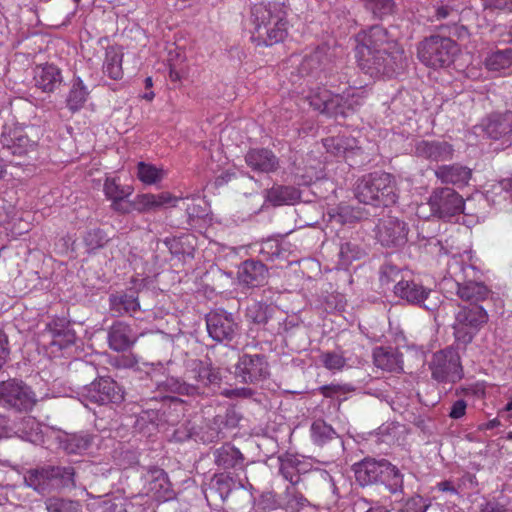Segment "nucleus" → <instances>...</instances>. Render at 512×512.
<instances>
[{"label":"nucleus","mask_w":512,"mask_h":512,"mask_svg":"<svg viewBox=\"0 0 512 512\" xmlns=\"http://www.w3.org/2000/svg\"><path fill=\"white\" fill-rule=\"evenodd\" d=\"M324 62L325 55L323 49H316L302 58L299 64V73L302 76L316 74L322 70Z\"/></svg>","instance_id":"ea45409f"},{"label":"nucleus","mask_w":512,"mask_h":512,"mask_svg":"<svg viewBox=\"0 0 512 512\" xmlns=\"http://www.w3.org/2000/svg\"><path fill=\"white\" fill-rule=\"evenodd\" d=\"M206 324L209 335L219 342L231 340L237 328L232 314L221 309L211 311L206 317Z\"/></svg>","instance_id":"f8f14e48"},{"label":"nucleus","mask_w":512,"mask_h":512,"mask_svg":"<svg viewBox=\"0 0 512 512\" xmlns=\"http://www.w3.org/2000/svg\"><path fill=\"white\" fill-rule=\"evenodd\" d=\"M394 292L402 299L413 304H423L431 294H436L430 289L424 288L421 284L408 280L399 281L394 287Z\"/></svg>","instance_id":"6ab92c4d"},{"label":"nucleus","mask_w":512,"mask_h":512,"mask_svg":"<svg viewBox=\"0 0 512 512\" xmlns=\"http://www.w3.org/2000/svg\"><path fill=\"white\" fill-rule=\"evenodd\" d=\"M246 162L253 170L260 172H272L278 167L276 157L266 149L251 150L246 155Z\"/></svg>","instance_id":"cd10ccee"},{"label":"nucleus","mask_w":512,"mask_h":512,"mask_svg":"<svg viewBox=\"0 0 512 512\" xmlns=\"http://www.w3.org/2000/svg\"><path fill=\"white\" fill-rule=\"evenodd\" d=\"M36 397L31 389L21 381L9 380L0 384V404L16 410H31Z\"/></svg>","instance_id":"1a4fd4ad"},{"label":"nucleus","mask_w":512,"mask_h":512,"mask_svg":"<svg viewBox=\"0 0 512 512\" xmlns=\"http://www.w3.org/2000/svg\"><path fill=\"white\" fill-rule=\"evenodd\" d=\"M499 425H500L499 419L494 418L492 420H489L486 423L481 424L479 428H480V430H491V429L498 427Z\"/></svg>","instance_id":"774afa93"},{"label":"nucleus","mask_w":512,"mask_h":512,"mask_svg":"<svg viewBox=\"0 0 512 512\" xmlns=\"http://www.w3.org/2000/svg\"><path fill=\"white\" fill-rule=\"evenodd\" d=\"M17 433L22 439L31 443L45 444L47 442L46 437L55 432L47 426L40 424L34 417L28 416L19 424Z\"/></svg>","instance_id":"dca6fc26"},{"label":"nucleus","mask_w":512,"mask_h":512,"mask_svg":"<svg viewBox=\"0 0 512 512\" xmlns=\"http://www.w3.org/2000/svg\"><path fill=\"white\" fill-rule=\"evenodd\" d=\"M267 270L265 266L258 261H245L239 268L238 278L241 283L248 286H259L266 280Z\"/></svg>","instance_id":"a878e982"},{"label":"nucleus","mask_w":512,"mask_h":512,"mask_svg":"<svg viewBox=\"0 0 512 512\" xmlns=\"http://www.w3.org/2000/svg\"><path fill=\"white\" fill-rule=\"evenodd\" d=\"M459 47L455 41L441 36H431L418 47L420 61L431 68H444L451 65Z\"/></svg>","instance_id":"20e7f679"},{"label":"nucleus","mask_w":512,"mask_h":512,"mask_svg":"<svg viewBox=\"0 0 512 512\" xmlns=\"http://www.w3.org/2000/svg\"><path fill=\"white\" fill-rule=\"evenodd\" d=\"M109 302L111 310L118 314H132L140 308L138 298L134 294H113Z\"/></svg>","instance_id":"2f4dec72"},{"label":"nucleus","mask_w":512,"mask_h":512,"mask_svg":"<svg viewBox=\"0 0 512 512\" xmlns=\"http://www.w3.org/2000/svg\"><path fill=\"white\" fill-rule=\"evenodd\" d=\"M252 21L251 38L257 45L272 46L288 35L287 10L282 3L254 6Z\"/></svg>","instance_id":"f03ea898"},{"label":"nucleus","mask_w":512,"mask_h":512,"mask_svg":"<svg viewBox=\"0 0 512 512\" xmlns=\"http://www.w3.org/2000/svg\"><path fill=\"white\" fill-rule=\"evenodd\" d=\"M136 340L137 336L132 333L131 328L124 322H117L112 325L108 333L110 348L118 352L127 350Z\"/></svg>","instance_id":"5701e85b"},{"label":"nucleus","mask_w":512,"mask_h":512,"mask_svg":"<svg viewBox=\"0 0 512 512\" xmlns=\"http://www.w3.org/2000/svg\"><path fill=\"white\" fill-rule=\"evenodd\" d=\"M438 489L443 492H451L453 494H457L456 489L454 488L452 483L449 481H443V482L439 483Z\"/></svg>","instance_id":"338daca9"},{"label":"nucleus","mask_w":512,"mask_h":512,"mask_svg":"<svg viewBox=\"0 0 512 512\" xmlns=\"http://www.w3.org/2000/svg\"><path fill=\"white\" fill-rule=\"evenodd\" d=\"M53 471V487L74 486V471L70 467H50Z\"/></svg>","instance_id":"de8ad7c7"},{"label":"nucleus","mask_w":512,"mask_h":512,"mask_svg":"<svg viewBox=\"0 0 512 512\" xmlns=\"http://www.w3.org/2000/svg\"><path fill=\"white\" fill-rule=\"evenodd\" d=\"M305 98L315 110L321 112L338 111L340 95L332 94L325 88L317 87L316 89H311Z\"/></svg>","instance_id":"aec40b11"},{"label":"nucleus","mask_w":512,"mask_h":512,"mask_svg":"<svg viewBox=\"0 0 512 512\" xmlns=\"http://www.w3.org/2000/svg\"><path fill=\"white\" fill-rule=\"evenodd\" d=\"M53 475V471L50 470V467L32 469L27 471L24 476V481L28 487L33 488L39 493H43L53 487Z\"/></svg>","instance_id":"c85d7f7f"},{"label":"nucleus","mask_w":512,"mask_h":512,"mask_svg":"<svg viewBox=\"0 0 512 512\" xmlns=\"http://www.w3.org/2000/svg\"><path fill=\"white\" fill-rule=\"evenodd\" d=\"M34 81L43 92H53L62 82L61 71L53 64L39 65L34 70Z\"/></svg>","instance_id":"f3484780"},{"label":"nucleus","mask_w":512,"mask_h":512,"mask_svg":"<svg viewBox=\"0 0 512 512\" xmlns=\"http://www.w3.org/2000/svg\"><path fill=\"white\" fill-rule=\"evenodd\" d=\"M48 512H81V506L76 501L52 498L46 502Z\"/></svg>","instance_id":"09e8293b"},{"label":"nucleus","mask_w":512,"mask_h":512,"mask_svg":"<svg viewBox=\"0 0 512 512\" xmlns=\"http://www.w3.org/2000/svg\"><path fill=\"white\" fill-rule=\"evenodd\" d=\"M166 175L167 171L162 166H156L146 162H139L137 164V177L145 185H156L160 183Z\"/></svg>","instance_id":"473e14b6"},{"label":"nucleus","mask_w":512,"mask_h":512,"mask_svg":"<svg viewBox=\"0 0 512 512\" xmlns=\"http://www.w3.org/2000/svg\"><path fill=\"white\" fill-rule=\"evenodd\" d=\"M147 494L157 501L165 502L173 498L168 477L162 469H151L147 474Z\"/></svg>","instance_id":"2eb2a0df"},{"label":"nucleus","mask_w":512,"mask_h":512,"mask_svg":"<svg viewBox=\"0 0 512 512\" xmlns=\"http://www.w3.org/2000/svg\"><path fill=\"white\" fill-rule=\"evenodd\" d=\"M82 397L85 402L98 405L117 404L123 401L124 392L113 379L101 377L84 387Z\"/></svg>","instance_id":"6e6552de"},{"label":"nucleus","mask_w":512,"mask_h":512,"mask_svg":"<svg viewBox=\"0 0 512 512\" xmlns=\"http://www.w3.org/2000/svg\"><path fill=\"white\" fill-rule=\"evenodd\" d=\"M247 316L255 323H264L267 320L263 305L254 303L247 308Z\"/></svg>","instance_id":"6e6d98bb"},{"label":"nucleus","mask_w":512,"mask_h":512,"mask_svg":"<svg viewBox=\"0 0 512 512\" xmlns=\"http://www.w3.org/2000/svg\"><path fill=\"white\" fill-rule=\"evenodd\" d=\"M237 373L244 382H255L268 373V365L260 355H243L237 364Z\"/></svg>","instance_id":"4468645a"},{"label":"nucleus","mask_w":512,"mask_h":512,"mask_svg":"<svg viewBox=\"0 0 512 512\" xmlns=\"http://www.w3.org/2000/svg\"><path fill=\"white\" fill-rule=\"evenodd\" d=\"M480 512H512V510L506 508L504 505L500 504L494 500H485L478 505Z\"/></svg>","instance_id":"4d7b16f0"},{"label":"nucleus","mask_w":512,"mask_h":512,"mask_svg":"<svg viewBox=\"0 0 512 512\" xmlns=\"http://www.w3.org/2000/svg\"><path fill=\"white\" fill-rule=\"evenodd\" d=\"M105 237L100 230L90 231L85 237V242L90 248H96L103 245Z\"/></svg>","instance_id":"13d9d810"},{"label":"nucleus","mask_w":512,"mask_h":512,"mask_svg":"<svg viewBox=\"0 0 512 512\" xmlns=\"http://www.w3.org/2000/svg\"><path fill=\"white\" fill-rule=\"evenodd\" d=\"M181 198L173 196L169 192H162L159 194H141L135 198V206L139 211H149L160 208L162 206H176Z\"/></svg>","instance_id":"393cba45"},{"label":"nucleus","mask_w":512,"mask_h":512,"mask_svg":"<svg viewBox=\"0 0 512 512\" xmlns=\"http://www.w3.org/2000/svg\"><path fill=\"white\" fill-rule=\"evenodd\" d=\"M7 341L3 333L0 331V368L6 360L8 349L6 347Z\"/></svg>","instance_id":"680f3d73"},{"label":"nucleus","mask_w":512,"mask_h":512,"mask_svg":"<svg viewBox=\"0 0 512 512\" xmlns=\"http://www.w3.org/2000/svg\"><path fill=\"white\" fill-rule=\"evenodd\" d=\"M383 462L372 459H366L354 465V473L356 481L361 486L370 485L379 481L383 469Z\"/></svg>","instance_id":"b1692460"},{"label":"nucleus","mask_w":512,"mask_h":512,"mask_svg":"<svg viewBox=\"0 0 512 512\" xmlns=\"http://www.w3.org/2000/svg\"><path fill=\"white\" fill-rule=\"evenodd\" d=\"M356 198L374 206H389L397 200L393 177L388 173H373L363 176L355 188Z\"/></svg>","instance_id":"7ed1b4c3"},{"label":"nucleus","mask_w":512,"mask_h":512,"mask_svg":"<svg viewBox=\"0 0 512 512\" xmlns=\"http://www.w3.org/2000/svg\"><path fill=\"white\" fill-rule=\"evenodd\" d=\"M493 6L501 10H512V0H493Z\"/></svg>","instance_id":"0e129e2a"},{"label":"nucleus","mask_w":512,"mask_h":512,"mask_svg":"<svg viewBox=\"0 0 512 512\" xmlns=\"http://www.w3.org/2000/svg\"><path fill=\"white\" fill-rule=\"evenodd\" d=\"M488 319V313L482 306L461 308L453 325L456 341L465 345L470 343Z\"/></svg>","instance_id":"423d86ee"},{"label":"nucleus","mask_w":512,"mask_h":512,"mask_svg":"<svg viewBox=\"0 0 512 512\" xmlns=\"http://www.w3.org/2000/svg\"><path fill=\"white\" fill-rule=\"evenodd\" d=\"M280 471L283 477L292 485H295L300 481L299 473L301 469L299 467V461L295 457L286 456L281 459Z\"/></svg>","instance_id":"a18cd8bd"},{"label":"nucleus","mask_w":512,"mask_h":512,"mask_svg":"<svg viewBox=\"0 0 512 512\" xmlns=\"http://www.w3.org/2000/svg\"><path fill=\"white\" fill-rule=\"evenodd\" d=\"M386 31L380 26H373L356 37V58L359 66L371 77H392L403 69L405 56L403 50L397 48L395 53L387 54L377 49L386 42Z\"/></svg>","instance_id":"f257e3e1"},{"label":"nucleus","mask_w":512,"mask_h":512,"mask_svg":"<svg viewBox=\"0 0 512 512\" xmlns=\"http://www.w3.org/2000/svg\"><path fill=\"white\" fill-rule=\"evenodd\" d=\"M335 436L334 429L322 420L313 422L311 426V437L316 444L322 445L333 439Z\"/></svg>","instance_id":"49530a36"},{"label":"nucleus","mask_w":512,"mask_h":512,"mask_svg":"<svg viewBox=\"0 0 512 512\" xmlns=\"http://www.w3.org/2000/svg\"><path fill=\"white\" fill-rule=\"evenodd\" d=\"M300 198V193L293 187L278 186L267 192V200L273 205H291Z\"/></svg>","instance_id":"e433bc0d"},{"label":"nucleus","mask_w":512,"mask_h":512,"mask_svg":"<svg viewBox=\"0 0 512 512\" xmlns=\"http://www.w3.org/2000/svg\"><path fill=\"white\" fill-rule=\"evenodd\" d=\"M435 175L442 183L463 187L468 184L472 172L461 165H443L435 170Z\"/></svg>","instance_id":"4be33fe9"},{"label":"nucleus","mask_w":512,"mask_h":512,"mask_svg":"<svg viewBox=\"0 0 512 512\" xmlns=\"http://www.w3.org/2000/svg\"><path fill=\"white\" fill-rule=\"evenodd\" d=\"M373 360L375 366L383 371L400 372L403 369L401 355L392 348H375Z\"/></svg>","instance_id":"bb28decb"},{"label":"nucleus","mask_w":512,"mask_h":512,"mask_svg":"<svg viewBox=\"0 0 512 512\" xmlns=\"http://www.w3.org/2000/svg\"><path fill=\"white\" fill-rule=\"evenodd\" d=\"M122 59L123 52L119 48L109 47L107 49L103 70L111 79L118 80L122 78Z\"/></svg>","instance_id":"c9c22d12"},{"label":"nucleus","mask_w":512,"mask_h":512,"mask_svg":"<svg viewBox=\"0 0 512 512\" xmlns=\"http://www.w3.org/2000/svg\"><path fill=\"white\" fill-rule=\"evenodd\" d=\"M431 212L439 218L451 220L464 212L465 202L461 195L451 188L435 189L430 198Z\"/></svg>","instance_id":"0eeeda50"},{"label":"nucleus","mask_w":512,"mask_h":512,"mask_svg":"<svg viewBox=\"0 0 512 512\" xmlns=\"http://www.w3.org/2000/svg\"><path fill=\"white\" fill-rule=\"evenodd\" d=\"M286 496L287 507L292 510H299L308 504L307 499L302 494L296 492L293 487L287 488Z\"/></svg>","instance_id":"603ef678"},{"label":"nucleus","mask_w":512,"mask_h":512,"mask_svg":"<svg viewBox=\"0 0 512 512\" xmlns=\"http://www.w3.org/2000/svg\"><path fill=\"white\" fill-rule=\"evenodd\" d=\"M382 467L383 469L379 481L383 483L391 493L401 492L403 488V475L399 469L385 460Z\"/></svg>","instance_id":"72a5a7b5"},{"label":"nucleus","mask_w":512,"mask_h":512,"mask_svg":"<svg viewBox=\"0 0 512 512\" xmlns=\"http://www.w3.org/2000/svg\"><path fill=\"white\" fill-rule=\"evenodd\" d=\"M216 463L224 468L235 467L242 463L241 452L233 446H223L216 451Z\"/></svg>","instance_id":"37998d69"},{"label":"nucleus","mask_w":512,"mask_h":512,"mask_svg":"<svg viewBox=\"0 0 512 512\" xmlns=\"http://www.w3.org/2000/svg\"><path fill=\"white\" fill-rule=\"evenodd\" d=\"M467 404L464 400L460 399L453 403L449 416L452 419H460L466 414Z\"/></svg>","instance_id":"bf43d9fd"},{"label":"nucleus","mask_w":512,"mask_h":512,"mask_svg":"<svg viewBox=\"0 0 512 512\" xmlns=\"http://www.w3.org/2000/svg\"><path fill=\"white\" fill-rule=\"evenodd\" d=\"M88 94V89L82 79L75 77L67 99L69 109L72 111L81 109L87 100Z\"/></svg>","instance_id":"58836bf2"},{"label":"nucleus","mask_w":512,"mask_h":512,"mask_svg":"<svg viewBox=\"0 0 512 512\" xmlns=\"http://www.w3.org/2000/svg\"><path fill=\"white\" fill-rule=\"evenodd\" d=\"M462 392L465 395H475L477 397H483L485 395V387L481 383H476L470 387H466L462 389Z\"/></svg>","instance_id":"052dcab7"},{"label":"nucleus","mask_w":512,"mask_h":512,"mask_svg":"<svg viewBox=\"0 0 512 512\" xmlns=\"http://www.w3.org/2000/svg\"><path fill=\"white\" fill-rule=\"evenodd\" d=\"M132 192V189L122 187L115 178H107L104 183V193L107 198L113 201V207L118 210L119 202L124 198L128 197Z\"/></svg>","instance_id":"79ce46f5"},{"label":"nucleus","mask_w":512,"mask_h":512,"mask_svg":"<svg viewBox=\"0 0 512 512\" xmlns=\"http://www.w3.org/2000/svg\"><path fill=\"white\" fill-rule=\"evenodd\" d=\"M416 215L419 218L428 219L431 215H435L431 212V208L428 204H420L416 209Z\"/></svg>","instance_id":"e2e57ef3"},{"label":"nucleus","mask_w":512,"mask_h":512,"mask_svg":"<svg viewBox=\"0 0 512 512\" xmlns=\"http://www.w3.org/2000/svg\"><path fill=\"white\" fill-rule=\"evenodd\" d=\"M428 508L420 496H415L405 502L400 512H425Z\"/></svg>","instance_id":"864d4df0"},{"label":"nucleus","mask_w":512,"mask_h":512,"mask_svg":"<svg viewBox=\"0 0 512 512\" xmlns=\"http://www.w3.org/2000/svg\"><path fill=\"white\" fill-rule=\"evenodd\" d=\"M210 376H211L210 370L208 368H202L199 373L198 381L200 383H202L203 385H207L208 383L211 382Z\"/></svg>","instance_id":"69168bd1"},{"label":"nucleus","mask_w":512,"mask_h":512,"mask_svg":"<svg viewBox=\"0 0 512 512\" xmlns=\"http://www.w3.org/2000/svg\"><path fill=\"white\" fill-rule=\"evenodd\" d=\"M87 504L91 512H127L128 501L122 496L92 498Z\"/></svg>","instance_id":"c756f323"},{"label":"nucleus","mask_w":512,"mask_h":512,"mask_svg":"<svg viewBox=\"0 0 512 512\" xmlns=\"http://www.w3.org/2000/svg\"><path fill=\"white\" fill-rule=\"evenodd\" d=\"M431 370L433 378L439 382L454 383L462 378L460 357L453 349L435 353Z\"/></svg>","instance_id":"9d476101"},{"label":"nucleus","mask_w":512,"mask_h":512,"mask_svg":"<svg viewBox=\"0 0 512 512\" xmlns=\"http://www.w3.org/2000/svg\"><path fill=\"white\" fill-rule=\"evenodd\" d=\"M330 216L340 224L351 223L361 218L360 212L348 205L339 206L337 211Z\"/></svg>","instance_id":"8fccbe9b"},{"label":"nucleus","mask_w":512,"mask_h":512,"mask_svg":"<svg viewBox=\"0 0 512 512\" xmlns=\"http://www.w3.org/2000/svg\"><path fill=\"white\" fill-rule=\"evenodd\" d=\"M321 362L325 368L333 372L342 370L346 365L345 358L341 353L338 352H328L322 354Z\"/></svg>","instance_id":"3c124183"},{"label":"nucleus","mask_w":512,"mask_h":512,"mask_svg":"<svg viewBox=\"0 0 512 512\" xmlns=\"http://www.w3.org/2000/svg\"><path fill=\"white\" fill-rule=\"evenodd\" d=\"M448 273L454 278L458 296L465 301L477 302L489 295V289L481 282L467 280L476 273L473 266L460 264L458 257L453 256L448 263Z\"/></svg>","instance_id":"39448f33"},{"label":"nucleus","mask_w":512,"mask_h":512,"mask_svg":"<svg viewBox=\"0 0 512 512\" xmlns=\"http://www.w3.org/2000/svg\"><path fill=\"white\" fill-rule=\"evenodd\" d=\"M407 232L405 223L391 216L382 219L377 227L378 239L386 246L405 243Z\"/></svg>","instance_id":"ddd939ff"},{"label":"nucleus","mask_w":512,"mask_h":512,"mask_svg":"<svg viewBox=\"0 0 512 512\" xmlns=\"http://www.w3.org/2000/svg\"><path fill=\"white\" fill-rule=\"evenodd\" d=\"M48 330L51 334V343L53 345L63 348L75 342V333L66 326L65 320L52 321L48 324Z\"/></svg>","instance_id":"7c9ffc66"},{"label":"nucleus","mask_w":512,"mask_h":512,"mask_svg":"<svg viewBox=\"0 0 512 512\" xmlns=\"http://www.w3.org/2000/svg\"><path fill=\"white\" fill-rule=\"evenodd\" d=\"M475 129H481L490 138H502L512 133V112H507L503 115H493L482 125L475 127Z\"/></svg>","instance_id":"412c9836"},{"label":"nucleus","mask_w":512,"mask_h":512,"mask_svg":"<svg viewBox=\"0 0 512 512\" xmlns=\"http://www.w3.org/2000/svg\"><path fill=\"white\" fill-rule=\"evenodd\" d=\"M3 148L15 156H26L34 152L37 143L31 140L24 128L17 124L5 125L0 138Z\"/></svg>","instance_id":"9b49d317"},{"label":"nucleus","mask_w":512,"mask_h":512,"mask_svg":"<svg viewBox=\"0 0 512 512\" xmlns=\"http://www.w3.org/2000/svg\"><path fill=\"white\" fill-rule=\"evenodd\" d=\"M415 152L418 156L433 161H447L452 158L454 149L451 144L444 141H420L416 145Z\"/></svg>","instance_id":"a211bd4d"},{"label":"nucleus","mask_w":512,"mask_h":512,"mask_svg":"<svg viewBox=\"0 0 512 512\" xmlns=\"http://www.w3.org/2000/svg\"><path fill=\"white\" fill-rule=\"evenodd\" d=\"M366 91L362 88H349L339 98L338 110L344 114L345 109L353 110L361 105Z\"/></svg>","instance_id":"a19ab883"},{"label":"nucleus","mask_w":512,"mask_h":512,"mask_svg":"<svg viewBox=\"0 0 512 512\" xmlns=\"http://www.w3.org/2000/svg\"><path fill=\"white\" fill-rule=\"evenodd\" d=\"M512 65V48L497 50L490 53L485 59V66L489 71L502 72Z\"/></svg>","instance_id":"4c0bfd02"},{"label":"nucleus","mask_w":512,"mask_h":512,"mask_svg":"<svg viewBox=\"0 0 512 512\" xmlns=\"http://www.w3.org/2000/svg\"><path fill=\"white\" fill-rule=\"evenodd\" d=\"M60 446L69 454H80L90 446V438L87 435L58 433Z\"/></svg>","instance_id":"f704fd0d"},{"label":"nucleus","mask_w":512,"mask_h":512,"mask_svg":"<svg viewBox=\"0 0 512 512\" xmlns=\"http://www.w3.org/2000/svg\"><path fill=\"white\" fill-rule=\"evenodd\" d=\"M158 388L181 395H194L197 388L193 385L181 382L178 378L168 377L164 382H157Z\"/></svg>","instance_id":"c03bdc74"},{"label":"nucleus","mask_w":512,"mask_h":512,"mask_svg":"<svg viewBox=\"0 0 512 512\" xmlns=\"http://www.w3.org/2000/svg\"><path fill=\"white\" fill-rule=\"evenodd\" d=\"M393 6L392 0H372L370 3V8L373 13L379 17L391 13Z\"/></svg>","instance_id":"5fc2aeb1"}]
</instances>
